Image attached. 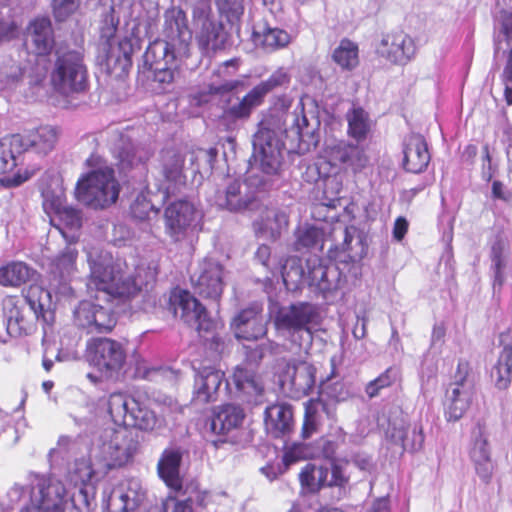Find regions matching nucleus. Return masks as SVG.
Wrapping results in <instances>:
<instances>
[{"mask_svg":"<svg viewBox=\"0 0 512 512\" xmlns=\"http://www.w3.org/2000/svg\"><path fill=\"white\" fill-rule=\"evenodd\" d=\"M333 439L332 438H322L319 442H318V445L321 449V451L319 453H316V456H323L325 458H332L334 457V455L336 454L339 446L341 444H344L345 443V440H346V434L345 432L341 429V428H338L336 431H335V434L332 435Z\"/></svg>","mask_w":512,"mask_h":512,"instance_id":"680f3d73","label":"nucleus"},{"mask_svg":"<svg viewBox=\"0 0 512 512\" xmlns=\"http://www.w3.org/2000/svg\"><path fill=\"white\" fill-rule=\"evenodd\" d=\"M415 41L408 34L399 31L384 35L376 47V53L394 65L404 66L416 55Z\"/></svg>","mask_w":512,"mask_h":512,"instance_id":"6ab92c4d","label":"nucleus"},{"mask_svg":"<svg viewBox=\"0 0 512 512\" xmlns=\"http://www.w3.org/2000/svg\"><path fill=\"white\" fill-rule=\"evenodd\" d=\"M253 41L266 51H275L286 47L291 42V36L283 29L267 28L263 32L254 31Z\"/></svg>","mask_w":512,"mask_h":512,"instance_id":"49530a36","label":"nucleus"},{"mask_svg":"<svg viewBox=\"0 0 512 512\" xmlns=\"http://www.w3.org/2000/svg\"><path fill=\"white\" fill-rule=\"evenodd\" d=\"M244 411L233 404L223 405L215 413L211 421V429L216 434H226L239 427L244 419Z\"/></svg>","mask_w":512,"mask_h":512,"instance_id":"e433bc0d","label":"nucleus"},{"mask_svg":"<svg viewBox=\"0 0 512 512\" xmlns=\"http://www.w3.org/2000/svg\"><path fill=\"white\" fill-rule=\"evenodd\" d=\"M332 58L342 69L352 70L359 64V50L357 44L343 39L334 49Z\"/></svg>","mask_w":512,"mask_h":512,"instance_id":"3c124183","label":"nucleus"},{"mask_svg":"<svg viewBox=\"0 0 512 512\" xmlns=\"http://www.w3.org/2000/svg\"><path fill=\"white\" fill-rule=\"evenodd\" d=\"M352 463L355 467L365 473H371L375 467L372 457L365 452H356L345 463Z\"/></svg>","mask_w":512,"mask_h":512,"instance_id":"338daca9","label":"nucleus"},{"mask_svg":"<svg viewBox=\"0 0 512 512\" xmlns=\"http://www.w3.org/2000/svg\"><path fill=\"white\" fill-rule=\"evenodd\" d=\"M491 259L495 270V281L501 283L502 270L512 262V251L509 243L497 238L491 246Z\"/></svg>","mask_w":512,"mask_h":512,"instance_id":"5fc2aeb1","label":"nucleus"},{"mask_svg":"<svg viewBox=\"0 0 512 512\" xmlns=\"http://www.w3.org/2000/svg\"><path fill=\"white\" fill-rule=\"evenodd\" d=\"M321 408H323V404L316 399H310L305 403V415L302 427V435L304 438H308L316 432Z\"/></svg>","mask_w":512,"mask_h":512,"instance_id":"13d9d810","label":"nucleus"},{"mask_svg":"<svg viewBox=\"0 0 512 512\" xmlns=\"http://www.w3.org/2000/svg\"><path fill=\"white\" fill-rule=\"evenodd\" d=\"M120 189L114 170L103 166L79 178L75 194L83 205L94 210H103L116 203Z\"/></svg>","mask_w":512,"mask_h":512,"instance_id":"39448f33","label":"nucleus"},{"mask_svg":"<svg viewBox=\"0 0 512 512\" xmlns=\"http://www.w3.org/2000/svg\"><path fill=\"white\" fill-rule=\"evenodd\" d=\"M141 396L114 392L108 397V412L113 422L127 429Z\"/></svg>","mask_w":512,"mask_h":512,"instance_id":"cd10ccee","label":"nucleus"},{"mask_svg":"<svg viewBox=\"0 0 512 512\" xmlns=\"http://www.w3.org/2000/svg\"><path fill=\"white\" fill-rule=\"evenodd\" d=\"M224 373L215 367L205 366L198 370L194 384V401L198 403L214 402L218 398Z\"/></svg>","mask_w":512,"mask_h":512,"instance_id":"b1692460","label":"nucleus"},{"mask_svg":"<svg viewBox=\"0 0 512 512\" xmlns=\"http://www.w3.org/2000/svg\"><path fill=\"white\" fill-rule=\"evenodd\" d=\"M165 40L152 42L145 54V65L153 73L152 87L157 93L168 90L174 80L173 63L189 56L191 31L184 11L170 8L165 12Z\"/></svg>","mask_w":512,"mask_h":512,"instance_id":"7ed1b4c3","label":"nucleus"},{"mask_svg":"<svg viewBox=\"0 0 512 512\" xmlns=\"http://www.w3.org/2000/svg\"><path fill=\"white\" fill-rule=\"evenodd\" d=\"M197 44L203 53L221 49L226 40L221 23L212 19L210 0H197L192 11Z\"/></svg>","mask_w":512,"mask_h":512,"instance_id":"9b49d317","label":"nucleus"},{"mask_svg":"<svg viewBox=\"0 0 512 512\" xmlns=\"http://www.w3.org/2000/svg\"><path fill=\"white\" fill-rule=\"evenodd\" d=\"M270 315L278 331H287L294 337L300 338L299 346L309 344L312 340L310 324L314 323L318 313L314 305L310 303H297L286 307L277 304L270 306Z\"/></svg>","mask_w":512,"mask_h":512,"instance_id":"0eeeda50","label":"nucleus"},{"mask_svg":"<svg viewBox=\"0 0 512 512\" xmlns=\"http://www.w3.org/2000/svg\"><path fill=\"white\" fill-rule=\"evenodd\" d=\"M253 158L266 174H276L283 163L284 142L282 133L270 128H261L254 136Z\"/></svg>","mask_w":512,"mask_h":512,"instance_id":"f8f14e48","label":"nucleus"},{"mask_svg":"<svg viewBox=\"0 0 512 512\" xmlns=\"http://www.w3.org/2000/svg\"><path fill=\"white\" fill-rule=\"evenodd\" d=\"M77 250L71 246L66 247L62 253L54 260L52 264V280L51 286L61 294H65L70 290L67 286L69 281L76 272Z\"/></svg>","mask_w":512,"mask_h":512,"instance_id":"bb28decb","label":"nucleus"},{"mask_svg":"<svg viewBox=\"0 0 512 512\" xmlns=\"http://www.w3.org/2000/svg\"><path fill=\"white\" fill-rule=\"evenodd\" d=\"M27 43L34 53V64L29 71V85L41 87L48 73L47 56L54 47L52 24L47 17L33 19L27 27Z\"/></svg>","mask_w":512,"mask_h":512,"instance_id":"423d86ee","label":"nucleus"},{"mask_svg":"<svg viewBox=\"0 0 512 512\" xmlns=\"http://www.w3.org/2000/svg\"><path fill=\"white\" fill-rule=\"evenodd\" d=\"M234 334L238 339L256 340L266 334V323L261 316V308L254 305L242 310L232 322Z\"/></svg>","mask_w":512,"mask_h":512,"instance_id":"5701e85b","label":"nucleus"},{"mask_svg":"<svg viewBox=\"0 0 512 512\" xmlns=\"http://www.w3.org/2000/svg\"><path fill=\"white\" fill-rule=\"evenodd\" d=\"M347 134L357 141L353 144L344 139H328L321 153L318 172L326 178L324 194L337 196L342 190V183L337 178L341 173L352 171L358 173L369 163V157L360 142L367 139L373 121L362 107L353 106L346 114Z\"/></svg>","mask_w":512,"mask_h":512,"instance_id":"f03ea898","label":"nucleus"},{"mask_svg":"<svg viewBox=\"0 0 512 512\" xmlns=\"http://www.w3.org/2000/svg\"><path fill=\"white\" fill-rule=\"evenodd\" d=\"M150 192H141L131 205V213L133 217L144 220L149 217L150 213H156L157 208L153 200L149 198Z\"/></svg>","mask_w":512,"mask_h":512,"instance_id":"bf43d9fd","label":"nucleus"},{"mask_svg":"<svg viewBox=\"0 0 512 512\" xmlns=\"http://www.w3.org/2000/svg\"><path fill=\"white\" fill-rule=\"evenodd\" d=\"M288 225V218L284 212L269 209L265 217L254 223V229L258 236L276 240L283 229Z\"/></svg>","mask_w":512,"mask_h":512,"instance_id":"ea45409f","label":"nucleus"},{"mask_svg":"<svg viewBox=\"0 0 512 512\" xmlns=\"http://www.w3.org/2000/svg\"><path fill=\"white\" fill-rule=\"evenodd\" d=\"M315 374L316 368L307 361L290 362L281 376V386L291 397H303L313 389Z\"/></svg>","mask_w":512,"mask_h":512,"instance_id":"aec40b11","label":"nucleus"},{"mask_svg":"<svg viewBox=\"0 0 512 512\" xmlns=\"http://www.w3.org/2000/svg\"><path fill=\"white\" fill-rule=\"evenodd\" d=\"M62 236L69 243L75 242L78 239V230L82 225V217L79 210L67 206L56 217L55 223Z\"/></svg>","mask_w":512,"mask_h":512,"instance_id":"79ce46f5","label":"nucleus"},{"mask_svg":"<svg viewBox=\"0 0 512 512\" xmlns=\"http://www.w3.org/2000/svg\"><path fill=\"white\" fill-rule=\"evenodd\" d=\"M305 101L301 99L294 111L290 114H287L285 118V123H290L291 128L295 130L296 134L303 138L305 135L312 134L315 127L318 125V120L313 116L309 119L307 114L305 113Z\"/></svg>","mask_w":512,"mask_h":512,"instance_id":"de8ad7c7","label":"nucleus"},{"mask_svg":"<svg viewBox=\"0 0 512 512\" xmlns=\"http://www.w3.org/2000/svg\"><path fill=\"white\" fill-rule=\"evenodd\" d=\"M357 233V229L354 226L342 227L341 225L335 226L332 230V237L334 239L340 237L342 242L340 246L336 245L334 248H330L328 253L331 259L340 261H346L347 259H354L356 255H352L353 247L352 242Z\"/></svg>","mask_w":512,"mask_h":512,"instance_id":"37998d69","label":"nucleus"},{"mask_svg":"<svg viewBox=\"0 0 512 512\" xmlns=\"http://www.w3.org/2000/svg\"><path fill=\"white\" fill-rule=\"evenodd\" d=\"M161 167L163 180L158 192L162 202L176 194L186 184L184 174V155L177 149H165L161 154Z\"/></svg>","mask_w":512,"mask_h":512,"instance_id":"dca6fc26","label":"nucleus"},{"mask_svg":"<svg viewBox=\"0 0 512 512\" xmlns=\"http://www.w3.org/2000/svg\"><path fill=\"white\" fill-rule=\"evenodd\" d=\"M137 449L138 442L127 429H105L93 443L89 457L73 463L67 484L37 477L28 488L15 485L8 495L11 501L23 500L19 512H89L93 483L111 469L129 463Z\"/></svg>","mask_w":512,"mask_h":512,"instance_id":"f257e3e1","label":"nucleus"},{"mask_svg":"<svg viewBox=\"0 0 512 512\" xmlns=\"http://www.w3.org/2000/svg\"><path fill=\"white\" fill-rule=\"evenodd\" d=\"M20 147L21 140L17 136L10 135L0 140V174L11 172L17 166L18 158L23 153Z\"/></svg>","mask_w":512,"mask_h":512,"instance_id":"a18cd8bd","label":"nucleus"},{"mask_svg":"<svg viewBox=\"0 0 512 512\" xmlns=\"http://www.w3.org/2000/svg\"><path fill=\"white\" fill-rule=\"evenodd\" d=\"M512 376V348L505 346L500 353L496 365L491 371V377L498 389H506Z\"/></svg>","mask_w":512,"mask_h":512,"instance_id":"09e8293b","label":"nucleus"},{"mask_svg":"<svg viewBox=\"0 0 512 512\" xmlns=\"http://www.w3.org/2000/svg\"><path fill=\"white\" fill-rule=\"evenodd\" d=\"M146 491L137 478H126L107 485L102 492L105 512H134L144 501Z\"/></svg>","mask_w":512,"mask_h":512,"instance_id":"9d476101","label":"nucleus"},{"mask_svg":"<svg viewBox=\"0 0 512 512\" xmlns=\"http://www.w3.org/2000/svg\"><path fill=\"white\" fill-rule=\"evenodd\" d=\"M42 196L43 209L51 223H55V217L67 207L64 189L60 184H57L55 188L45 189Z\"/></svg>","mask_w":512,"mask_h":512,"instance_id":"864d4df0","label":"nucleus"},{"mask_svg":"<svg viewBox=\"0 0 512 512\" xmlns=\"http://www.w3.org/2000/svg\"><path fill=\"white\" fill-rule=\"evenodd\" d=\"M87 71L78 51L58 52L51 72V84L59 93L68 95L86 88Z\"/></svg>","mask_w":512,"mask_h":512,"instance_id":"6e6552de","label":"nucleus"},{"mask_svg":"<svg viewBox=\"0 0 512 512\" xmlns=\"http://www.w3.org/2000/svg\"><path fill=\"white\" fill-rule=\"evenodd\" d=\"M470 458L475 465V469L479 477L483 480H488L492 473L493 464L490 458L487 439L480 428L473 432V443L470 449Z\"/></svg>","mask_w":512,"mask_h":512,"instance_id":"72a5a7b5","label":"nucleus"},{"mask_svg":"<svg viewBox=\"0 0 512 512\" xmlns=\"http://www.w3.org/2000/svg\"><path fill=\"white\" fill-rule=\"evenodd\" d=\"M469 365L460 362L455 375V382L446 394L445 415L449 421L459 420L467 411L472 399V384L467 380Z\"/></svg>","mask_w":512,"mask_h":512,"instance_id":"f3484780","label":"nucleus"},{"mask_svg":"<svg viewBox=\"0 0 512 512\" xmlns=\"http://www.w3.org/2000/svg\"><path fill=\"white\" fill-rule=\"evenodd\" d=\"M81 0H53V13L58 21H64L75 13L80 6Z\"/></svg>","mask_w":512,"mask_h":512,"instance_id":"69168bd1","label":"nucleus"},{"mask_svg":"<svg viewBox=\"0 0 512 512\" xmlns=\"http://www.w3.org/2000/svg\"><path fill=\"white\" fill-rule=\"evenodd\" d=\"M77 325L90 333L109 332L116 325V317L110 307H104L90 300L81 301L74 311Z\"/></svg>","mask_w":512,"mask_h":512,"instance_id":"a211bd4d","label":"nucleus"},{"mask_svg":"<svg viewBox=\"0 0 512 512\" xmlns=\"http://www.w3.org/2000/svg\"><path fill=\"white\" fill-rule=\"evenodd\" d=\"M14 136L20 138L22 152L32 149L37 153L47 154L53 150L57 142V131L52 126H41L24 134H14Z\"/></svg>","mask_w":512,"mask_h":512,"instance_id":"c756f323","label":"nucleus"},{"mask_svg":"<svg viewBox=\"0 0 512 512\" xmlns=\"http://www.w3.org/2000/svg\"><path fill=\"white\" fill-rule=\"evenodd\" d=\"M86 357L103 377L112 378L119 374L126 360L123 345L110 338H93L86 346Z\"/></svg>","mask_w":512,"mask_h":512,"instance_id":"1a4fd4ad","label":"nucleus"},{"mask_svg":"<svg viewBox=\"0 0 512 512\" xmlns=\"http://www.w3.org/2000/svg\"><path fill=\"white\" fill-rule=\"evenodd\" d=\"M324 466L313 463L306 464L299 473V481L303 490L316 493L325 488Z\"/></svg>","mask_w":512,"mask_h":512,"instance_id":"603ef678","label":"nucleus"},{"mask_svg":"<svg viewBox=\"0 0 512 512\" xmlns=\"http://www.w3.org/2000/svg\"><path fill=\"white\" fill-rule=\"evenodd\" d=\"M2 315L6 331L11 337H19L30 331L31 325L22 298L6 296L2 300Z\"/></svg>","mask_w":512,"mask_h":512,"instance_id":"4be33fe9","label":"nucleus"},{"mask_svg":"<svg viewBox=\"0 0 512 512\" xmlns=\"http://www.w3.org/2000/svg\"><path fill=\"white\" fill-rule=\"evenodd\" d=\"M398 376H399L398 369H396L394 367L388 368L378 378L371 381L367 385L366 393L369 395V397L377 396L381 389L393 384L398 379Z\"/></svg>","mask_w":512,"mask_h":512,"instance_id":"e2e57ef3","label":"nucleus"},{"mask_svg":"<svg viewBox=\"0 0 512 512\" xmlns=\"http://www.w3.org/2000/svg\"><path fill=\"white\" fill-rule=\"evenodd\" d=\"M278 269L288 290L297 289L305 276L300 259L297 257L286 259L285 263L280 265Z\"/></svg>","mask_w":512,"mask_h":512,"instance_id":"6e6d98bb","label":"nucleus"},{"mask_svg":"<svg viewBox=\"0 0 512 512\" xmlns=\"http://www.w3.org/2000/svg\"><path fill=\"white\" fill-rule=\"evenodd\" d=\"M403 166L411 173H421L430 162V153L423 136L411 134L404 141Z\"/></svg>","mask_w":512,"mask_h":512,"instance_id":"393cba45","label":"nucleus"},{"mask_svg":"<svg viewBox=\"0 0 512 512\" xmlns=\"http://www.w3.org/2000/svg\"><path fill=\"white\" fill-rule=\"evenodd\" d=\"M253 200L254 194L246 184H242L239 180H233L223 193H218L215 197V203L219 207L230 211H241L247 208Z\"/></svg>","mask_w":512,"mask_h":512,"instance_id":"c85d7f7f","label":"nucleus"},{"mask_svg":"<svg viewBox=\"0 0 512 512\" xmlns=\"http://www.w3.org/2000/svg\"><path fill=\"white\" fill-rule=\"evenodd\" d=\"M387 435L394 444L400 446L402 451L416 452L423 447L424 434L422 426L415 423L405 426L404 423H394L388 429Z\"/></svg>","mask_w":512,"mask_h":512,"instance_id":"2f4dec72","label":"nucleus"},{"mask_svg":"<svg viewBox=\"0 0 512 512\" xmlns=\"http://www.w3.org/2000/svg\"><path fill=\"white\" fill-rule=\"evenodd\" d=\"M169 309L176 317L198 331H210L215 326L202 304L186 290L174 289L171 292Z\"/></svg>","mask_w":512,"mask_h":512,"instance_id":"4468645a","label":"nucleus"},{"mask_svg":"<svg viewBox=\"0 0 512 512\" xmlns=\"http://www.w3.org/2000/svg\"><path fill=\"white\" fill-rule=\"evenodd\" d=\"M105 48V65L108 71L117 68L124 70L131 64V54L133 51L131 41L124 38L117 43L114 40L108 41Z\"/></svg>","mask_w":512,"mask_h":512,"instance_id":"4c0bfd02","label":"nucleus"},{"mask_svg":"<svg viewBox=\"0 0 512 512\" xmlns=\"http://www.w3.org/2000/svg\"><path fill=\"white\" fill-rule=\"evenodd\" d=\"M30 68L25 71L16 61L13 59H6L0 66V90L12 88L15 86L24 73H27L29 79Z\"/></svg>","mask_w":512,"mask_h":512,"instance_id":"4d7b16f0","label":"nucleus"},{"mask_svg":"<svg viewBox=\"0 0 512 512\" xmlns=\"http://www.w3.org/2000/svg\"><path fill=\"white\" fill-rule=\"evenodd\" d=\"M266 431L273 437L288 434L293 427V412L291 406L280 403L266 408L264 418Z\"/></svg>","mask_w":512,"mask_h":512,"instance_id":"7c9ffc66","label":"nucleus"},{"mask_svg":"<svg viewBox=\"0 0 512 512\" xmlns=\"http://www.w3.org/2000/svg\"><path fill=\"white\" fill-rule=\"evenodd\" d=\"M24 302L28 304L30 311L36 319L42 318L44 322L48 323L52 318L50 311L51 294L49 291L44 290L40 285L31 284L24 291Z\"/></svg>","mask_w":512,"mask_h":512,"instance_id":"c9c22d12","label":"nucleus"},{"mask_svg":"<svg viewBox=\"0 0 512 512\" xmlns=\"http://www.w3.org/2000/svg\"><path fill=\"white\" fill-rule=\"evenodd\" d=\"M132 417L129 427L145 433L158 434L166 426L164 417L158 415L151 408L150 401L143 397H140Z\"/></svg>","mask_w":512,"mask_h":512,"instance_id":"473e14b6","label":"nucleus"},{"mask_svg":"<svg viewBox=\"0 0 512 512\" xmlns=\"http://www.w3.org/2000/svg\"><path fill=\"white\" fill-rule=\"evenodd\" d=\"M290 82L288 71L281 67L271 76L256 85L239 102L232 104L227 109V114L236 119L248 118L256 107L260 106L265 96L277 87L287 85Z\"/></svg>","mask_w":512,"mask_h":512,"instance_id":"2eb2a0df","label":"nucleus"},{"mask_svg":"<svg viewBox=\"0 0 512 512\" xmlns=\"http://www.w3.org/2000/svg\"><path fill=\"white\" fill-rule=\"evenodd\" d=\"M183 451L179 447H168L161 453L157 472L159 477L171 489L178 491L182 487L180 477V466L182 462Z\"/></svg>","mask_w":512,"mask_h":512,"instance_id":"a878e982","label":"nucleus"},{"mask_svg":"<svg viewBox=\"0 0 512 512\" xmlns=\"http://www.w3.org/2000/svg\"><path fill=\"white\" fill-rule=\"evenodd\" d=\"M325 488H338L346 490L350 482V475L347 472V463L333 459L329 466H324Z\"/></svg>","mask_w":512,"mask_h":512,"instance_id":"8fccbe9b","label":"nucleus"},{"mask_svg":"<svg viewBox=\"0 0 512 512\" xmlns=\"http://www.w3.org/2000/svg\"><path fill=\"white\" fill-rule=\"evenodd\" d=\"M325 233L323 228L315 226H301L295 232L294 248L297 251L322 250L325 242Z\"/></svg>","mask_w":512,"mask_h":512,"instance_id":"c03bdc74","label":"nucleus"},{"mask_svg":"<svg viewBox=\"0 0 512 512\" xmlns=\"http://www.w3.org/2000/svg\"><path fill=\"white\" fill-rule=\"evenodd\" d=\"M223 269L212 261H205L199 267V272L191 277L195 293L204 298L216 300L223 291Z\"/></svg>","mask_w":512,"mask_h":512,"instance_id":"412c9836","label":"nucleus"},{"mask_svg":"<svg viewBox=\"0 0 512 512\" xmlns=\"http://www.w3.org/2000/svg\"><path fill=\"white\" fill-rule=\"evenodd\" d=\"M216 5L221 16L230 23L237 22L244 12L243 0H216Z\"/></svg>","mask_w":512,"mask_h":512,"instance_id":"052dcab7","label":"nucleus"},{"mask_svg":"<svg viewBox=\"0 0 512 512\" xmlns=\"http://www.w3.org/2000/svg\"><path fill=\"white\" fill-rule=\"evenodd\" d=\"M308 261L307 280L311 287L325 295L337 288V273L333 267L325 266L321 263L311 267Z\"/></svg>","mask_w":512,"mask_h":512,"instance_id":"a19ab883","label":"nucleus"},{"mask_svg":"<svg viewBox=\"0 0 512 512\" xmlns=\"http://www.w3.org/2000/svg\"><path fill=\"white\" fill-rule=\"evenodd\" d=\"M37 277V272L22 261H10L0 266V286L20 287Z\"/></svg>","mask_w":512,"mask_h":512,"instance_id":"f704fd0d","label":"nucleus"},{"mask_svg":"<svg viewBox=\"0 0 512 512\" xmlns=\"http://www.w3.org/2000/svg\"><path fill=\"white\" fill-rule=\"evenodd\" d=\"M121 142L123 146L115 147L114 153H116L121 163L131 166L134 165L136 163L134 148L123 138V136H121Z\"/></svg>","mask_w":512,"mask_h":512,"instance_id":"774afa93","label":"nucleus"},{"mask_svg":"<svg viewBox=\"0 0 512 512\" xmlns=\"http://www.w3.org/2000/svg\"><path fill=\"white\" fill-rule=\"evenodd\" d=\"M232 382L249 400L254 398L255 403L259 402L257 398L262 395L263 384L253 370L245 366H237L232 375Z\"/></svg>","mask_w":512,"mask_h":512,"instance_id":"58836bf2","label":"nucleus"},{"mask_svg":"<svg viewBox=\"0 0 512 512\" xmlns=\"http://www.w3.org/2000/svg\"><path fill=\"white\" fill-rule=\"evenodd\" d=\"M90 278L89 290H97L103 299L118 298L127 300L136 296L143 286L152 283L157 275V268L152 263L141 262L133 274L124 273L120 261H114L108 252L88 253Z\"/></svg>","mask_w":512,"mask_h":512,"instance_id":"20e7f679","label":"nucleus"},{"mask_svg":"<svg viewBox=\"0 0 512 512\" xmlns=\"http://www.w3.org/2000/svg\"><path fill=\"white\" fill-rule=\"evenodd\" d=\"M316 453L312 452L311 449L302 443H295L291 446L286 447L284 452L283 461L285 465L289 466L300 460L315 457Z\"/></svg>","mask_w":512,"mask_h":512,"instance_id":"0e129e2a","label":"nucleus"},{"mask_svg":"<svg viewBox=\"0 0 512 512\" xmlns=\"http://www.w3.org/2000/svg\"><path fill=\"white\" fill-rule=\"evenodd\" d=\"M202 214L186 200L171 203L165 210L166 232L174 241H182L200 227Z\"/></svg>","mask_w":512,"mask_h":512,"instance_id":"ddd939ff","label":"nucleus"}]
</instances>
